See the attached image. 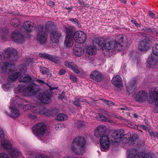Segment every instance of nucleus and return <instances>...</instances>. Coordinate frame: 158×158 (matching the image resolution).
I'll list each match as a JSON object with an SVG mask.
<instances>
[{"label":"nucleus","mask_w":158,"mask_h":158,"mask_svg":"<svg viewBox=\"0 0 158 158\" xmlns=\"http://www.w3.org/2000/svg\"><path fill=\"white\" fill-rule=\"evenodd\" d=\"M0 68L2 72L8 73L9 79L12 81L15 80L21 75L19 78V82L27 83L31 80L29 75L23 74L27 70L26 65H20L18 66L17 70H15L14 63L4 61L0 63Z\"/></svg>","instance_id":"1"},{"label":"nucleus","mask_w":158,"mask_h":158,"mask_svg":"<svg viewBox=\"0 0 158 158\" xmlns=\"http://www.w3.org/2000/svg\"><path fill=\"white\" fill-rule=\"evenodd\" d=\"M124 37V36L123 35H119L117 37V38L118 39L117 41H110L105 43L103 39L97 38L93 41V43L94 46H87L86 52L89 55H93L95 53L96 47L111 50L112 52L115 50L119 51L122 48V43L123 42Z\"/></svg>","instance_id":"2"},{"label":"nucleus","mask_w":158,"mask_h":158,"mask_svg":"<svg viewBox=\"0 0 158 158\" xmlns=\"http://www.w3.org/2000/svg\"><path fill=\"white\" fill-rule=\"evenodd\" d=\"M86 141L83 137H78L75 139L72 142L71 149L75 153L78 155L84 152Z\"/></svg>","instance_id":"3"},{"label":"nucleus","mask_w":158,"mask_h":158,"mask_svg":"<svg viewBox=\"0 0 158 158\" xmlns=\"http://www.w3.org/2000/svg\"><path fill=\"white\" fill-rule=\"evenodd\" d=\"M39 86L34 83H31L27 89L24 86L19 85L16 88L14 89L15 93L23 92L24 94L35 95L39 94Z\"/></svg>","instance_id":"4"},{"label":"nucleus","mask_w":158,"mask_h":158,"mask_svg":"<svg viewBox=\"0 0 158 158\" xmlns=\"http://www.w3.org/2000/svg\"><path fill=\"white\" fill-rule=\"evenodd\" d=\"M111 140L114 142H119L122 140L124 143L129 142L130 134H125L123 130H119L112 133Z\"/></svg>","instance_id":"5"},{"label":"nucleus","mask_w":158,"mask_h":158,"mask_svg":"<svg viewBox=\"0 0 158 158\" xmlns=\"http://www.w3.org/2000/svg\"><path fill=\"white\" fill-rule=\"evenodd\" d=\"M23 110L25 111L30 110L32 112V114L28 115V117L31 119L35 120L40 114V104L39 102L37 104H28L25 105L23 107Z\"/></svg>","instance_id":"6"},{"label":"nucleus","mask_w":158,"mask_h":158,"mask_svg":"<svg viewBox=\"0 0 158 158\" xmlns=\"http://www.w3.org/2000/svg\"><path fill=\"white\" fill-rule=\"evenodd\" d=\"M1 144L4 148L6 150L10 155L14 156H20L22 155L21 152L19 149L12 148L11 143L8 140L6 139L2 140Z\"/></svg>","instance_id":"7"},{"label":"nucleus","mask_w":158,"mask_h":158,"mask_svg":"<svg viewBox=\"0 0 158 158\" xmlns=\"http://www.w3.org/2000/svg\"><path fill=\"white\" fill-rule=\"evenodd\" d=\"M15 102L11 99L10 101L11 105L9 106L10 113H9L7 111H5V113L12 118H18L20 115L19 110L17 108L14 106L15 105Z\"/></svg>","instance_id":"8"},{"label":"nucleus","mask_w":158,"mask_h":158,"mask_svg":"<svg viewBox=\"0 0 158 158\" xmlns=\"http://www.w3.org/2000/svg\"><path fill=\"white\" fill-rule=\"evenodd\" d=\"M17 51L14 48H8L4 52V54L0 51V61L5 60L10 57L15 56L17 54Z\"/></svg>","instance_id":"9"},{"label":"nucleus","mask_w":158,"mask_h":158,"mask_svg":"<svg viewBox=\"0 0 158 158\" xmlns=\"http://www.w3.org/2000/svg\"><path fill=\"white\" fill-rule=\"evenodd\" d=\"M148 102L152 104L155 102V112L158 113V91L157 89H154L150 93Z\"/></svg>","instance_id":"10"},{"label":"nucleus","mask_w":158,"mask_h":158,"mask_svg":"<svg viewBox=\"0 0 158 158\" xmlns=\"http://www.w3.org/2000/svg\"><path fill=\"white\" fill-rule=\"evenodd\" d=\"M127 158H149L148 156L143 152H138L134 149H131L127 153Z\"/></svg>","instance_id":"11"},{"label":"nucleus","mask_w":158,"mask_h":158,"mask_svg":"<svg viewBox=\"0 0 158 158\" xmlns=\"http://www.w3.org/2000/svg\"><path fill=\"white\" fill-rule=\"evenodd\" d=\"M23 27L26 31L28 32H31L32 30H38V31L37 32L36 39L38 41L40 40L39 26H36L35 24L30 21H26L24 23Z\"/></svg>","instance_id":"12"},{"label":"nucleus","mask_w":158,"mask_h":158,"mask_svg":"<svg viewBox=\"0 0 158 158\" xmlns=\"http://www.w3.org/2000/svg\"><path fill=\"white\" fill-rule=\"evenodd\" d=\"M73 39L75 41L79 44L84 43L86 39V35L82 31H76L73 35Z\"/></svg>","instance_id":"13"},{"label":"nucleus","mask_w":158,"mask_h":158,"mask_svg":"<svg viewBox=\"0 0 158 158\" xmlns=\"http://www.w3.org/2000/svg\"><path fill=\"white\" fill-rule=\"evenodd\" d=\"M10 36L12 40L17 43H21L24 41V36L18 31L13 32Z\"/></svg>","instance_id":"14"},{"label":"nucleus","mask_w":158,"mask_h":158,"mask_svg":"<svg viewBox=\"0 0 158 158\" xmlns=\"http://www.w3.org/2000/svg\"><path fill=\"white\" fill-rule=\"evenodd\" d=\"M57 113V110L55 109L48 110L40 104V114H44L47 116H52L55 115Z\"/></svg>","instance_id":"15"},{"label":"nucleus","mask_w":158,"mask_h":158,"mask_svg":"<svg viewBox=\"0 0 158 158\" xmlns=\"http://www.w3.org/2000/svg\"><path fill=\"white\" fill-rule=\"evenodd\" d=\"M100 142L101 145V149L102 151H104L107 149L109 145V138L107 135H104L101 137Z\"/></svg>","instance_id":"16"},{"label":"nucleus","mask_w":158,"mask_h":158,"mask_svg":"<svg viewBox=\"0 0 158 158\" xmlns=\"http://www.w3.org/2000/svg\"><path fill=\"white\" fill-rule=\"evenodd\" d=\"M51 94L48 92L40 93V102L45 104L50 103L52 101Z\"/></svg>","instance_id":"17"},{"label":"nucleus","mask_w":158,"mask_h":158,"mask_svg":"<svg viewBox=\"0 0 158 158\" xmlns=\"http://www.w3.org/2000/svg\"><path fill=\"white\" fill-rule=\"evenodd\" d=\"M50 38L51 41L53 43H58L59 39L61 36V33L56 30L52 31L50 34Z\"/></svg>","instance_id":"18"},{"label":"nucleus","mask_w":158,"mask_h":158,"mask_svg":"<svg viewBox=\"0 0 158 158\" xmlns=\"http://www.w3.org/2000/svg\"><path fill=\"white\" fill-rule=\"evenodd\" d=\"M148 94L144 91H139L136 95L135 98L136 101L140 102H143L148 99Z\"/></svg>","instance_id":"19"},{"label":"nucleus","mask_w":158,"mask_h":158,"mask_svg":"<svg viewBox=\"0 0 158 158\" xmlns=\"http://www.w3.org/2000/svg\"><path fill=\"white\" fill-rule=\"evenodd\" d=\"M106 127L103 125H99L94 130V135L97 138L102 136L106 131Z\"/></svg>","instance_id":"20"},{"label":"nucleus","mask_w":158,"mask_h":158,"mask_svg":"<svg viewBox=\"0 0 158 158\" xmlns=\"http://www.w3.org/2000/svg\"><path fill=\"white\" fill-rule=\"evenodd\" d=\"M90 78L97 82H100L102 78V76L101 73L97 70H94L90 74Z\"/></svg>","instance_id":"21"},{"label":"nucleus","mask_w":158,"mask_h":158,"mask_svg":"<svg viewBox=\"0 0 158 158\" xmlns=\"http://www.w3.org/2000/svg\"><path fill=\"white\" fill-rule=\"evenodd\" d=\"M64 65L68 68L71 69L74 72L76 73H80V70L77 65L73 62L69 60H66L64 62Z\"/></svg>","instance_id":"22"},{"label":"nucleus","mask_w":158,"mask_h":158,"mask_svg":"<svg viewBox=\"0 0 158 158\" xmlns=\"http://www.w3.org/2000/svg\"><path fill=\"white\" fill-rule=\"evenodd\" d=\"M40 57L49 60L56 63L59 62V58L44 53H40Z\"/></svg>","instance_id":"23"},{"label":"nucleus","mask_w":158,"mask_h":158,"mask_svg":"<svg viewBox=\"0 0 158 158\" xmlns=\"http://www.w3.org/2000/svg\"><path fill=\"white\" fill-rule=\"evenodd\" d=\"M112 83L115 86L120 88L123 86L122 80L121 77L119 75H115L112 79Z\"/></svg>","instance_id":"24"},{"label":"nucleus","mask_w":158,"mask_h":158,"mask_svg":"<svg viewBox=\"0 0 158 158\" xmlns=\"http://www.w3.org/2000/svg\"><path fill=\"white\" fill-rule=\"evenodd\" d=\"M138 48L142 52H144L148 50L149 48V46L148 41L146 40H143L140 42Z\"/></svg>","instance_id":"25"},{"label":"nucleus","mask_w":158,"mask_h":158,"mask_svg":"<svg viewBox=\"0 0 158 158\" xmlns=\"http://www.w3.org/2000/svg\"><path fill=\"white\" fill-rule=\"evenodd\" d=\"M74 53L77 56H81L84 53V50L80 45H76L73 47Z\"/></svg>","instance_id":"26"},{"label":"nucleus","mask_w":158,"mask_h":158,"mask_svg":"<svg viewBox=\"0 0 158 158\" xmlns=\"http://www.w3.org/2000/svg\"><path fill=\"white\" fill-rule=\"evenodd\" d=\"M44 27L43 25L40 27V44H42L46 42L48 37L46 32L41 30H43Z\"/></svg>","instance_id":"27"},{"label":"nucleus","mask_w":158,"mask_h":158,"mask_svg":"<svg viewBox=\"0 0 158 158\" xmlns=\"http://www.w3.org/2000/svg\"><path fill=\"white\" fill-rule=\"evenodd\" d=\"M33 134L38 139L40 137V123H38L34 125L32 128Z\"/></svg>","instance_id":"28"},{"label":"nucleus","mask_w":158,"mask_h":158,"mask_svg":"<svg viewBox=\"0 0 158 158\" xmlns=\"http://www.w3.org/2000/svg\"><path fill=\"white\" fill-rule=\"evenodd\" d=\"M64 43L68 47H70L73 44V36H67L65 38Z\"/></svg>","instance_id":"29"},{"label":"nucleus","mask_w":158,"mask_h":158,"mask_svg":"<svg viewBox=\"0 0 158 158\" xmlns=\"http://www.w3.org/2000/svg\"><path fill=\"white\" fill-rule=\"evenodd\" d=\"M13 86V82H10L8 80L6 83L2 85V88L4 91H7L10 90Z\"/></svg>","instance_id":"30"},{"label":"nucleus","mask_w":158,"mask_h":158,"mask_svg":"<svg viewBox=\"0 0 158 158\" xmlns=\"http://www.w3.org/2000/svg\"><path fill=\"white\" fill-rule=\"evenodd\" d=\"M48 132V127L44 123H40V136L41 135L47 134Z\"/></svg>","instance_id":"31"},{"label":"nucleus","mask_w":158,"mask_h":158,"mask_svg":"<svg viewBox=\"0 0 158 158\" xmlns=\"http://www.w3.org/2000/svg\"><path fill=\"white\" fill-rule=\"evenodd\" d=\"M156 61V59L152 55L150 56L148 58L147 66L148 68H150L154 64Z\"/></svg>","instance_id":"32"},{"label":"nucleus","mask_w":158,"mask_h":158,"mask_svg":"<svg viewBox=\"0 0 158 158\" xmlns=\"http://www.w3.org/2000/svg\"><path fill=\"white\" fill-rule=\"evenodd\" d=\"M73 28L72 27L65 26L64 31L67 35V36H73Z\"/></svg>","instance_id":"33"},{"label":"nucleus","mask_w":158,"mask_h":158,"mask_svg":"<svg viewBox=\"0 0 158 158\" xmlns=\"http://www.w3.org/2000/svg\"><path fill=\"white\" fill-rule=\"evenodd\" d=\"M81 102L88 103L86 102V100L85 99H83L81 97H76L73 102V104L74 105L77 106H80L81 105Z\"/></svg>","instance_id":"34"},{"label":"nucleus","mask_w":158,"mask_h":158,"mask_svg":"<svg viewBox=\"0 0 158 158\" xmlns=\"http://www.w3.org/2000/svg\"><path fill=\"white\" fill-rule=\"evenodd\" d=\"M67 116L64 114H60L56 117V119L61 121L67 120Z\"/></svg>","instance_id":"35"},{"label":"nucleus","mask_w":158,"mask_h":158,"mask_svg":"<svg viewBox=\"0 0 158 158\" xmlns=\"http://www.w3.org/2000/svg\"><path fill=\"white\" fill-rule=\"evenodd\" d=\"M95 118L98 121L102 120L107 122H109L110 121L109 120L107 119L105 116L100 114H97Z\"/></svg>","instance_id":"36"},{"label":"nucleus","mask_w":158,"mask_h":158,"mask_svg":"<svg viewBox=\"0 0 158 158\" xmlns=\"http://www.w3.org/2000/svg\"><path fill=\"white\" fill-rule=\"evenodd\" d=\"M128 134H130V137H129V141H131V143L134 144H135L136 142H137L138 139V136L137 134H134L131 136V134L130 133H128Z\"/></svg>","instance_id":"37"},{"label":"nucleus","mask_w":158,"mask_h":158,"mask_svg":"<svg viewBox=\"0 0 158 158\" xmlns=\"http://www.w3.org/2000/svg\"><path fill=\"white\" fill-rule=\"evenodd\" d=\"M54 23L52 22H48L45 25V30L48 31L54 28Z\"/></svg>","instance_id":"38"},{"label":"nucleus","mask_w":158,"mask_h":158,"mask_svg":"<svg viewBox=\"0 0 158 158\" xmlns=\"http://www.w3.org/2000/svg\"><path fill=\"white\" fill-rule=\"evenodd\" d=\"M127 90L130 93H132L135 90V83L132 85L131 83H130L127 86Z\"/></svg>","instance_id":"39"},{"label":"nucleus","mask_w":158,"mask_h":158,"mask_svg":"<svg viewBox=\"0 0 158 158\" xmlns=\"http://www.w3.org/2000/svg\"><path fill=\"white\" fill-rule=\"evenodd\" d=\"M75 124H76V126L78 129L82 128L85 125V122L81 121H77L75 123Z\"/></svg>","instance_id":"40"},{"label":"nucleus","mask_w":158,"mask_h":158,"mask_svg":"<svg viewBox=\"0 0 158 158\" xmlns=\"http://www.w3.org/2000/svg\"><path fill=\"white\" fill-rule=\"evenodd\" d=\"M153 53L158 56V44H155L152 48Z\"/></svg>","instance_id":"41"},{"label":"nucleus","mask_w":158,"mask_h":158,"mask_svg":"<svg viewBox=\"0 0 158 158\" xmlns=\"http://www.w3.org/2000/svg\"><path fill=\"white\" fill-rule=\"evenodd\" d=\"M40 72L43 75H48L49 73L48 69L44 67L40 68Z\"/></svg>","instance_id":"42"},{"label":"nucleus","mask_w":158,"mask_h":158,"mask_svg":"<svg viewBox=\"0 0 158 158\" xmlns=\"http://www.w3.org/2000/svg\"><path fill=\"white\" fill-rule=\"evenodd\" d=\"M10 23L11 25L15 27H17L19 24V20L16 19L11 20Z\"/></svg>","instance_id":"43"},{"label":"nucleus","mask_w":158,"mask_h":158,"mask_svg":"<svg viewBox=\"0 0 158 158\" xmlns=\"http://www.w3.org/2000/svg\"><path fill=\"white\" fill-rule=\"evenodd\" d=\"M125 124L127 126L130 128H135V126L132 123L130 122V121L126 120Z\"/></svg>","instance_id":"44"},{"label":"nucleus","mask_w":158,"mask_h":158,"mask_svg":"<svg viewBox=\"0 0 158 158\" xmlns=\"http://www.w3.org/2000/svg\"><path fill=\"white\" fill-rule=\"evenodd\" d=\"M109 116L110 117H113L119 119H123V118L120 115L117 114L112 113L109 115Z\"/></svg>","instance_id":"45"},{"label":"nucleus","mask_w":158,"mask_h":158,"mask_svg":"<svg viewBox=\"0 0 158 158\" xmlns=\"http://www.w3.org/2000/svg\"><path fill=\"white\" fill-rule=\"evenodd\" d=\"M8 33V31L7 30H6L5 32H4L2 35V38L4 40H9L8 39L9 35Z\"/></svg>","instance_id":"46"},{"label":"nucleus","mask_w":158,"mask_h":158,"mask_svg":"<svg viewBox=\"0 0 158 158\" xmlns=\"http://www.w3.org/2000/svg\"><path fill=\"white\" fill-rule=\"evenodd\" d=\"M69 77L71 81H72L74 82H76L77 81V78L75 75L71 74H69Z\"/></svg>","instance_id":"47"},{"label":"nucleus","mask_w":158,"mask_h":158,"mask_svg":"<svg viewBox=\"0 0 158 158\" xmlns=\"http://www.w3.org/2000/svg\"><path fill=\"white\" fill-rule=\"evenodd\" d=\"M103 102L106 104L111 106L114 105V103L112 102L107 100L106 99H103Z\"/></svg>","instance_id":"48"},{"label":"nucleus","mask_w":158,"mask_h":158,"mask_svg":"<svg viewBox=\"0 0 158 158\" xmlns=\"http://www.w3.org/2000/svg\"><path fill=\"white\" fill-rule=\"evenodd\" d=\"M0 158H9L8 155L4 152L0 153Z\"/></svg>","instance_id":"49"},{"label":"nucleus","mask_w":158,"mask_h":158,"mask_svg":"<svg viewBox=\"0 0 158 158\" xmlns=\"http://www.w3.org/2000/svg\"><path fill=\"white\" fill-rule=\"evenodd\" d=\"M4 136V132L3 129L0 127V138H3Z\"/></svg>","instance_id":"50"},{"label":"nucleus","mask_w":158,"mask_h":158,"mask_svg":"<svg viewBox=\"0 0 158 158\" xmlns=\"http://www.w3.org/2000/svg\"><path fill=\"white\" fill-rule=\"evenodd\" d=\"M70 20L73 23L75 24L76 26H78L79 23L78 22V20L76 19H70Z\"/></svg>","instance_id":"51"},{"label":"nucleus","mask_w":158,"mask_h":158,"mask_svg":"<svg viewBox=\"0 0 158 158\" xmlns=\"http://www.w3.org/2000/svg\"><path fill=\"white\" fill-rule=\"evenodd\" d=\"M155 29L154 28H148L145 29V31L148 32H154L155 31Z\"/></svg>","instance_id":"52"},{"label":"nucleus","mask_w":158,"mask_h":158,"mask_svg":"<svg viewBox=\"0 0 158 158\" xmlns=\"http://www.w3.org/2000/svg\"><path fill=\"white\" fill-rule=\"evenodd\" d=\"M65 72L66 71L65 69L63 68H62L59 71V74L60 75H62L64 74Z\"/></svg>","instance_id":"53"},{"label":"nucleus","mask_w":158,"mask_h":158,"mask_svg":"<svg viewBox=\"0 0 158 158\" xmlns=\"http://www.w3.org/2000/svg\"><path fill=\"white\" fill-rule=\"evenodd\" d=\"M62 125L60 124H57L55 128L56 130H58L59 129H61L62 128Z\"/></svg>","instance_id":"54"},{"label":"nucleus","mask_w":158,"mask_h":158,"mask_svg":"<svg viewBox=\"0 0 158 158\" xmlns=\"http://www.w3.org/2000/svg\"><path fill=\"white\" fill-rule=\"evenodd\" d=\"M149 14L151 17L153 18H155L156 16V15L151 11H149Z\"/></svg>","instance_id":"55"},{"label":"nucleus","mask_w":158,"mask_h":158,"mask_svg":"<svg viewBox=\"0 0 158 158\" xmlns=\"http://www.w3.org/2000/svg\"><path fill=\"white\" fill-rule=\"evenodd\" d=\"M131 22L134 24L137 27H139L140 26L139 24L137 23L135 20H131Z\"/></svg>","instance_id":"56"},{"label":"nucleus","mask_w":158,"mask_h":158,"mask_svg":"<svg viewBox=\"0 0 158 158\" xmlns=\"http://www.w3.org/2000/svg\"><path fill=\"white\" fill-rule=\"evenodd\" d=\"M140 127L142 129L146 130L148 129V127L146 126H145L144 125H141L140 126Z\"/></svg>","instance_id":"57"},{"label":"nucleus","mask_w":158,"mask_h":158,"mask_svg":"<svg viewBox=\"0 0 158 158\" xmlns=\"http://www.w3.org/2000/svg\"><path fill=\"white\" fill-rule=\"evenodd\" d=\"M150 135L152 137H153L155 138V135L156 133L153 132H149Z\"/></svg>","instance_id":"58"},{"label":"nucleus","mask_w":158,"mask_h":158,"mask_svg":"<svg viewBox=\"0 0 158 158\" xmlns=\"http://www.w3.org/2000/svg\"><path fill=\"white\" fill-rule=\"evenodd\" d=\"M48 4L49 6L52 7H53L55 3L54 2L52 1H49L48 2Z\"/></svg>","instance_id":"59"},{"label":"nucleus","mask_w":158,"mask_h":158,"mask_svg":"<svg viewBox=\"0 0 158 158\" xmlns=\"http://www.w3.org/2000/svg\"><path fill=\"white\" fill-rule=\"evenodd\" d=\"M40 158H50L48 157L47 156H46L45 155L40 154Z\"/></svg>","instance_id":"60"},{"label":"nucleus","mask_w":158,"mask_h":158,"mask_svg":"<svg viewBox=\"0 0 158 158\" xmlns=\"http://www.w3.org/2000/svg\"><path fill=\"white\" fill-rule=\"evenodd\" d=\"M45 84H46V85H48L50 88V89L51 90H54V89H57V88H52V87H51L48 84H46V83H45Z\"/></svg>","instance_id":"61"},{"label":"nucleus","mask_w":158,"mask_h":158,"mask_svg":"<svg viewBox=\"0 0 158 158\" xmlns=\"http://www.w3.org/2000/svg\"><path fill=\"white\" fill-rule=\"evenodd\" d=\"M58 98L59 99H63L64 98V96L63 95L60 94L58 96Z\"/></svg>","instance_id":"62"},{"label":"nucleus","mask_w":158,"mask_h":158,"mask_svg":"<svg viewBox=\"0 0 158 158\" xmlns=\"http://www.w3.org/2000/svg\"><path fill=\"white\" fill-rule=\"evenodd\" d=\"M121 2L124 3H126L127 2V0H119Z\"/></svg>","instance_id":"63"},{"label":"nucleus","mask_w":158,"mask_h":158,"mask_svg":"<svg viewBox=\"0 0 158 158\" xmlns=\"http://www.w3.org/2000/svg\"><path fill=\"white\" fill-rule=\"evenodd\" d=\"M63 158H75L73 156H68L65 157H64Z\"/></svg>","instance_id":"64"}]
</instances>
